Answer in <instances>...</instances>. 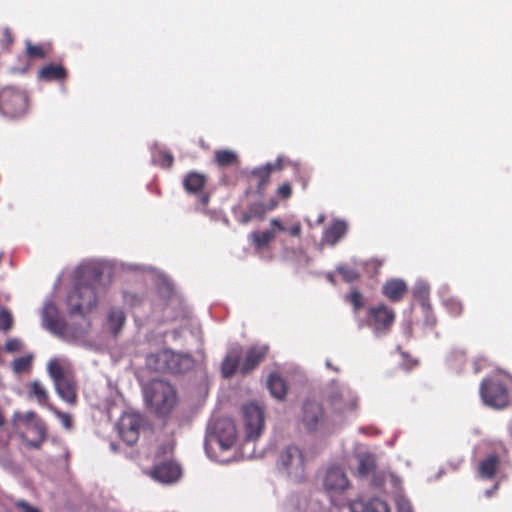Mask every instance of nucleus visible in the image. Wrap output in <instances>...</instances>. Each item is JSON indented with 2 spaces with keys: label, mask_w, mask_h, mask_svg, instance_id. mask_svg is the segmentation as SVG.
<instances>
[{
  "label": "nucleus",
  "mask_w": 512,
  "mask_h": 512,
  "mask_svg": "<svg viewBox=\"0 0 512 512\" xmlns=\"http://www.w3.org/2000/svg\"><path fill=\"white\" fill-rule=\"evenodd\" d=\"M323 220H324V216H323V215H321V216L319 217V219H318V222L320 223V222H322Z\"/></svg>",
  "instance_id": "603ef678"
},
{
  "label": "nucleus",
  "mask_w": 512,
  "mask_h": 512,
  "mask_svg": "<svg viewBox=\"0 0 512 512\" xmlns=\"http://www.w3.org/2000/svg\"><path fill=\"white\" fill-rule=\"evenodd\" d=\"M102 273L95 268L87 269L83 280H79L68 296L70 315L85 316L97 305L96 287L100 283Z\"/></svg>",
  "instance_id": "f257e3e1"
},
{
  "label": "nucleus",
  "mask_w": 512,
  "mask_h": 512,
  "mask_svg": "<svg viewBox=\"0 0 512 512\" xmlns=\"http://www.w3.org/2000/svg\"><path fill=\"white\" fill-rule=\"evenodd\" d=\"M349 486L344 471L339 467H331L327 470L324 478V487L329 493H339L346 490Z\"/></svg>",
  "instance_id": "2eb2a0df"
},
{
  "label": "nucleus",
  "mask_w": 512,
  "mask_h": 512,
  "mask_svg": "<svg viewBox=\"0 0 512 512\" xmlns=\"http://www.w3.org/2000/svg\"><path fill=\"white\" fill-rule=\"evenodd\" d=\"M217 431V442L222 450L229 449L236 441V427L232 421H223Z\"/></svg>",
  "instance_id": "4be33fe9"
},
{
  "label": "nucleus",
  "mask_w": 512,
  "mask_h": 512,
  "mask_svg": "<svg viewBox=\"0 0 512 512\" xmlns=\"http://www.w3.org/2000/svg\"><path fill=\"white\" fill-rule=\"evenodd\" d=\"M466 354L462 350H454L448 357L450 366L456 370H460L465 363Z\"/></svg>",
  "instance_id": "f704fd0d"
},
{
  "label": "nucleus",
  "mask_w": 512,
  "mask_h": 512,
  "mask_svg": "<svg viewBox=\"0 0 512 512\" xmlns=\"http://www.w3.org/2000/svg\"><path fill=\"white\" fill-rule=\"evenodd\" d=\"M328 402L330 406L338 413H344L345 411L353 410L357 404L356 399L347 389H337L333 391L328 397Z\"/></svg>",
  "instance_id": "dca6fc26"
},
{
  "label": "nucleus",
  "mask_w": 512,
  "mask_h": 512,
  "mask_svg": "<svg viewBox=\"0 0 512 512\" xmlns=\"http://www.w3.org/2000/svg\"><path fill=\"white\" fill-rule=\"evenodd\" d=\"M207 183V177L199 172L190 171L183 179V187L188 194L200 195Z\"/></svg>",
  "instance_id": "aec40b11"
},
{
  "label": "nucleus",
  "mask_w": 512,
  "mask_h": 512,
  "mask_svg": "<svg viewBox=\"0 0 512 512\" xmlns=\"http://www.w3.org/2000/svg\"><path fill=\"white\" fill-rule=\"evenodd\" d=\"M278 206V201L275 199H270L268 203H266L267 211L274 210Z\"/></svg>",
  "instance_id": "8fccbe9b"
},
{
  "label": "nucleus",
  "mask_w": 512,
  "mask_h": 512,
  "mask_svg": "<svg viewBox=\"0 0 512 512\" xmlns=\"http://www.w3.org/2000/svg\"><path fill=\"white\" fill-rule=\"evenodd\" d=\"M22 342L17 338H11L5 343V350L9 353L17 352L22 349Z\"/></svg>",
  "instance_id": "37998d69"
},
{
  "label": "nucleus",
  "mask_w": 512,
  "mask_h": 512,
  "mask_svg": "<svg viewBox=\"0 0 512 512\" xmlns=\"http://www.w3.org/2000/svg\"><path fill=\"white\" fill-rule=\"evenodd\" d=\"M214 161L217 164V166L224 168L237 165L239 159L238 155L234 151L228 149H221L216 150L214 152Z\"/></svg>",
  "instance_id": "c85d7f7f"
},
{
  "label": "nucleus",
  "mask_w": 512,
  "mask_h": 512,
  "mask_svg": "<svg viewBox=\"0 0 512 512\" xmlns=\"http://www.w3.org/2000/svg\"><path fill=\"white\" fill-rule=\"evenodd\" d=\"M27 429L33 431L36 434V438L30 440L25 435H22L26 446L34 449H40L47 438V427L45 423L42 420H36Z\"/></svg>",
  "instance_id": "b1692460"
},
{
  "label": "nucleus",
  "mask_w": 512,
  "mask_h": 512,
  "mask_svg": "<svg viewBox=\"0 0 512 512\" xmlns=\"http://www.w3.org/2000/svg\"><path fill=\"white\" fill-rule=\"evenodd\" d=\"M148 365L157 372L182 374L193 369L194 359L188 354L162 350L147 359Z\"/></svg>",
  "instance_id": "7ed1b4c3"
},
{
  "label": "nucleus",
  "mask_w": 512,
  "mask_h": 512,
  "mask_svg": "<svg viewBox=\"0 0 512 512\" xmlns=\"http://www.w3.org/2000/svg\"><path fill=\"white\" fill-rule=\"evenodd\" d=\"M68 76L66 68L62 64L50 63L43 66L38 71V78L42 81L51 82L58 81L63 82Z\"/></svg>",
  "instance_id": "412c9836"
},
{
  "label": "nucleus",
  "mask_w": 512,
  "mask_h": 512,
  "mask_svg": "<svg viewBox=\"0 0 512 512\" xmlns=\"http://www.w3.org/2000/svg\"><path fill=\"white\" fill-rule=\"evenodd\" d=\"M269 352L267 345H253L251 346L244 355L240 366V373L243 375L249 374L266 358Z\"/></svg>",
  "instance_id": "f8f14e48"
},
{
  "label": "nucleus",
  "mask_w": 512,
  "mask_h": 512,
  "mask_svg": "<svg viewBox=\"0 0 512 512\" xmlns=\"http://www.w3.org/2000/svg\"><path fill=\"white\" fill-rule=\"evenodd\" d=\"M248 210L251 212V215L258 220L263 219L268 212L266 203L264 202H253L248 206Z\"/></svg>",
  "instance_id": "e433bc0d"
},
{
  "label": "nucleus",
  "mask_w": 512,
  "mask_h": 512,
  "mask_svg": "<svg viewBox=\"0 0 512 512\" xmlns=\"http://www.w3.org/2000/svg\"><path fill=\"white\" fill-rule=\"evenodd\" d=\"M446 309L452 316H460L463 312V304L457 298L451 297L444 302Z\"/></svg>",
  "instance_id": "c9c22d12"
},
{
  "label": "nucleus",
  "mask_w": 512,
  "mask_h": 512,
  "mask_svg": "<svg viewBox=\"0 0 512 512\" xmlns=\"http://www.w3.org/2000/svg\"><path fill=\"white\" fill-rule=\"evenodd\" d=\"M278 466L290 477L300 481L304 477L305 457L295 445L287 446L279 455Z\"/></svg>",
  "instance_id": "1a4fd4ad"
},
{
  "label": "nucleus",
  "mask_w": 512,
  "mask_h": 512,
  "mask_svg": "<svg viewBox=\"0 0 512 512\" xmlns=\"http://www.w3.org/2000/svg\"><path fill=\"white\" fill-rule=\"evenodd\" d=\"M268 389L271 395L279 400L285 398L288 387L286 381L278 374H270L268 378Z\"/></svg>",
  "instance_id": "a878e982"
},
{
  "label": "nucleus",
  "mask_w": 512,
  "mask_h": 512,
  "mask_svg": "<svg viewBox=\"0 0 512 512\" xmlns=\"http://www.w3.org/2000/svg\"><path fill=\"white\" fill-rule=\"evenodd\" d=\"M16 508L21 512H40L38 508L31 506L25 501H18L16 503Z\"/></svg>",
  "instance_id": "49530a36"
},
{
  "label": "nucleus",
  "mask_w": 512,
  "mask_h": 512,
  "mask_svg": "<svg viewBox=\"0 0 512 512\" xmlns=\"http://www.w3.org/2000/svg\"><path fill=\"white\" fill-rule=\"evenodd\" d=\"M202 202H203L204 204H206V203L208 202V196H204V197L202 198Z\"/></svg>",
  "instance_id": "3c124183"
},
{
  "label": "nucleus",
  "mask_w": 512,
  "mask_h": 512,
  "mask_svg": "<svg viewBox=\"0 0 512 512\" xmlns=\"http://www.w3.org/2000/svg\"><path fill=\"white\" fill-rule=\"evenodd\" d=\"M338 273L342 276L345 282L351 283L359 279V274L352 268L347 266H340L337 268Z\"/></svg>",
  "instance_id": "4c0bfd02"
},
{
  "label": "nucleus",
  "mask_w": 512,
  "mask_h": 512,
  "mask_svg": "<svg viewBox=\"0 0 512 512\" xmlns=\"http://www.w3.org/2000/svg\"><path fill=\"white\" fill-rule=\"evenodd\" d=\"M346 300L352 305L354 315L364 307V297L357 288H352L350 293L346 296Z\"/></svg>",
  "instance_id": "2f4dec72"
},
{
  "label": "nucleus",
  "mask_w": 512,
  "mask_h": 512,
  "mask_svg": "<svg viewBox=\"0 0 512 512\" xmlns=\"http://www.w3.org/2000/svg\"><path fill=\"white\" fill-rule=\"evenodd\" d=\"M347 229L348 227L345 221H333V223L323 233V243L334 246L341 238L345 236Z\"/></svg>",
  "instance_id": "5701e85b"
},
{
  "label": "nucleus",
  "mask_w": 512,
  "mask_h": 512,
  "mask_svg": "<svg viewBox=\"0 0 512 512\" xmlns=\"http://www.w3.org/2000/svg\"><path fill=\"white\" fill-rule=\"evenodd\" d=\"M301 421L310 432L320 429L325 423L322 405L314 400H306L302 406Z\"/></svg>",
  "instance_id": "9d476101"
},
{
  "label": "nucleus",
  "mask_w": 512,
  "mask_h": 512,
  "mask_svg": "<svg viewBox=\"0 0 512 512\" xmlns=\"http://www.w3.org/2000/svg\"><path fill=\"white\" fill-rule=\"evenodd\" d=\"M293 237H300L302 233V226L300 222L294 223L291 227L286 228V230Z\"/></svg>",
  "instance_id": "de8ad7c7"
},
{
  "label": "nucleus",
  "mask_w": 512,
  "mask_h": 512,
  "mask_svg": "<svg viewBox=\"0 0 512 512\" xmlns=\"http://www.w3.org/2000/svg\"><path fill=\"white\" fill-rule=\"evenodd\" d=\"M407 512H411V509H410V508H408V511H407Z\"/></svg>",
  "instance_id": "864d4df0"
},
{
  "label": "nucleus",
  "mask_w": 512,
  "mask_h": 512,
  "mask_svg": "<svg viewBox=\"0 0 512 512\" xmlns=\"http://www.w3.org/2000/svg\"><path fill=\"white\" fill-rule=\"evenodd\" d=\"M376 467L375 459L372 455L366 454L359 457L357 471L360 476H367L374 471Z\"/></svg>",
  "instance_id": "7c9ffc66"
},
{
  "label": "nucleus",
  "mask_w": 512,
  "mask_h": 512,
  "mask_svg": "<svg viewBox=\"0 0 512 512\" xmlns=\"http://www.w3.org/2000/svg\"><path fill=\"white\" fill-rule=\"evenodd\" d=\"M53 411L56 413L58 418L61 420V422L64 425V427H66L68 429L71 428V426H72V419H71L69 414L64 413V412H60V411H58L56 409H53Z\"/></svg>",
  "instance_id": "a18cd8bd"
},
{
  "label": "nucleus",
  "mask_w": 512,
  "mask_h": 512,
  "mask_svg": "<svg viewBox=\"0 0 512 512\" xmlns=\"http://www.w3.org/2000/svg\"><path fill=\"white\" fill-rule=\"evenodd\" d=\"M13 42V35L9 28H5L2 32L1 47L2 49H8Z\"/></svg>",
  "instance_id": "c03bdc74"
},
{
  "label": "nucleus",
  "mask_w": 512,
  "mask_h": 512,
  "mask_svg": "<svg viewBox=\"0 0 512 512\" xmlns=\"http://www.w3.org/2000/svg\"><path fill=\"white\" fill-rule=\"evenodd\" d=\"M34 356L27 354L25 356L14 359L11 362V368L15 374H22L29 372L32 368Z\"/></svg>",
  "instance_id": "c756f323"
},
{
  "label": "nucleus",
  "mask_w": 512,
  "mask_h": 512,
  "mask_svg": "<svg viewBox=\"0 0 512 512\" xmlns=\"http://www.w3.org/2000/svg\"><path fill=\"white\" fill-rule=\"evenodd\" d=\"M141 419L136 415L124 417L119 426L121 438L128 444L133 445L139 438Z\"/></svg>",
  "instance_id": "f3484780"
},
{
  "label": "nucleus",
  "mask_w": 512,
  "mask_h": 512,
  "mask_svg": "<svg viewBox=\"0 0 512 512\" xmlns=\"http://www.w3.org/2000/svg\"><path fill=\"white\" fill-rule=\"evenodd\" d=\"M253 219H255V218L251 215V212L247 209V211L242 215L240 222L242 224H247L248 222H250Z\"/></svg>",
  "instance_id": "09e8293b"
},
{
  "label": "nucleus",
  "mask_w": 512,
  "mask_h": 512,
  "mask_svg": "<svg viewBox=\"0 0 512 512\" xmlns=\"http://www.w3.org/2000/svg\"><path fill=\"white\" fill-rule=\"evenodd\" d=\"M271 228L265 231H253L249 234L248 239L252 246L257 250H263L274 241L276 233L278 231L284 232L286 227L282 221L278 218H272L270 220Z\"/></svg>",
  "instance_id": "9b49d317"
},
{
  "label": "nucleus",
  "mask_w": 512,
  "mask_h": 512,
  "mask_svg": "<svg viewBox=\"0 0 512 512\" xmlns=\"http://www.w3.org/2000/svg\"><path fill=\"white\" fill-rule=\"evenodd\" d=\"M126 322V316L122 309L112 308L108 313V326L111 333L116 337Z\"/></svg>",
  "instance_id": "cd10ccee"
},
{
  "label": "nucleus",
  "mask_w": 512,
  "mask_h": 512,
  "mask_svg": "<svg viewBox=\"0 0 512 512\" xmlns=\"http://www.w3.org/2000/svg\"><path fill=\"white\" fill-rule=\"evenodd\" d=\"M363 512H390L387 503L379 498H373L363 505Z\"/></svg>",
  "instance_id": "72a5a7b5"
},
{
  "label": "nucleus",
  "mask_w": 512,
  "mask_h": 512,
  "mask_svg": "<svg viewBox=\"0 0 512 512\" xmlns=\"http://www.w3.org/2000/svg\"><path fill=\"white\" fill-rule=\"evenodd\" d=\"M276 194L280 199H289L292 195V186L290 183L284 182L278 187Z\"/></svg>",
  "instance_id": "79ce46f5"
},
{
  "label": "nucleus",
  "mask_w": 512,
  "mask_h": 512,
  "mask_svg": "<svg viewBox=\"0 0 512 512\" xmlns=\"http://www.w3.org/2000/svg\"><path fill=\"white\" fill-rule=\"evenodd\" d=\"M483 402L495 409H503L509 404V393L506 384L497 378L483 379L480 385Z\"/></svg>",
  "instance_id": "423d86ee"
},
{
  "label": "nucleus",
  "mask_w": 512,
  "mask_h": 512,
  "mask_svg": "<svg viewBox=\"0 0 512 512\" xmlns=\"http://www.w3.org/2000/svg\"><path fill=\"white\" fill-rule=\"evenodd\" d=\"M144 396L149 409L159 417L171 414L178 403L175 388L163 380L150 382L144 389Z\"/></svg>",
  "instance_id": "f03ea898"
},
{
  "label": "nucleus",
  "mask_w": 512,
  "mask_h": 512,
  "mask_svg": "<svg viewBox=\"0 0 512 512\" xmlns=\"http://www.w3.org/2000/svg\"><path fill=\"white\" fill-rule=\"evenodd\" d=\"M151 476L162 483H173L181 477V467L174 461H164L156 464Z\"/></svg>",
  "instance_id": "ddd939ff"
},
{
  "label": "nucleus",
  "mask_w": 512,
  "mask_h": 512,
  "mask_svg": "<svg viewBox=\"0 0 512 512\" xmlns=\"http://www.w3.org/2000/svg\"><path fill=\"white\" fill-rule=\"evenodd\" d=\"M382 294L391 302H400L408 292V287L402 279H388L382 286Z\"/></svg>",
  "instance_id": "a211bd4d"
},
{
  "label": "nucleus",
  "mask_w": 512,
  "mask_h": 512,
  "mask_svg": "<svg viewBox=\"0 0 512 512\" xmlns=\"http://www.w3.org/2000/svg\"><path fill=\"white\" fill-rule=\"evenodd\" d=\"M500 464V459L496 454H490L485 459L481 460L478 465V473L479 476L483 479H492L494 478L498 467Z\"/></svg>",
  "instance_id": "393cba45"
},
{
  "label": "nucleus",
  "mask_w": 512,
  "mask_h": 512,
  "mask_svg": "<svg viewBox=\"0 0 512 512\" xmlns=\"http://www.w3.org/2000/svg\"><path fill=\"white\" fill-rule=\"evenodd\" d=\"M395 318V311L387 305L380 303L368 308L365 324L375 334H385L394 324Z\"/></svg>",
  "instance_id": "6e6552de"
},
{
  "label": "nucleus",
  "mask_w": 512,
  "mask_h": 512,
  "mask_svg": "<svg viewBox=\"0 0 512 512\" xmlns=\"http://www.w3.org/2000/svg\"><path fill=\"white\" fill-rule=\"evenodd\" d=\"M28 108V97L22 90L6 87L0 91V112L9 118L22 117Z\"/></svg>",
  "instance_id": "39448f33"
},
{
  "label": "nucleus",
  "mask_w": 512,
  "mask_h": 512,
  "mask_svg": "<svg viewBox=\"0 0 512 512\" xmlns=\"http://www.w3.org/2000/svg\"><path fill=\"white\" fill-rule=\"evenodd\" d=\"M241 363L240 347L229 350L222 361L221 372L223 377L231 378L238 369L240 370Z\"/></svg>",
  "instance_id": "6ab92c4d"
},
{
  "label": "nucleus",
  "mask_w": 512,
  "mask_h": 512,
  "mask_svg": "<svg viewBox=\"0 0 512 512\" xmlns=\"http://www.w3.org/2000/svg\"><path fill=\"white\" fill-rule=\"evenodd\" d=\"M174 157L169 151L159 153V165L163 168H170L173 165Z\"/></svg>",
  "instance_id": "a19ab883"
},
{
  "label": "nucleus",
  "mask_w": 512,
  "mask_h": 512,
  "mask_svg": "<svg viewBox=\"0 0 512 512\" xmlns=\"http://www.w3.org/2000/svg\"><path fill=\"white\" fill-rule=\"evenodd\" d=\"M48 54V50L40 44L26 43V55L30 59H44Z\"/></svg>",
  "instance_id": "473e14b6"
},
{
  "label": "nucleus",
  "mask_w": 512,
  "mask_h": 512,
  "mask_svg": "<svg viewBox=\"0 0 512 512\" xmlns=\"http://www.w3.org/2000/svg\"><path fill=\"white\" fill-rule=\"evenodd\" d=\"M12 325L11 313L6 309H0V331L7 332L12 328Z\"/></svg>",
  "instance_id": "58836bf2"
},
{
  "label": "nucleus",
  "mask_w": 512,
  "mask_h": 512,
  "mask_svg": "<svg viewBox=\"0 0 512 512\" xmlns=\"http://www.w3.org/2000/svg\"><path fill=\"white\" fill-rule=\"evenodd\" d=\"M242 415L247 441L256 440L265 427L264 408L255 402L242 407Z\"/></svg>",
  "instance_id": "0eeeda50"
},
{
  "label": "nucleus",
  "mask_w": 512,
  "mask_h": 512,
  "mask_svg": "<svg viewBox=\"0 0 512 512\" xmlns=\"http://www.w3.org/2000/svg\"><path fill=\"white\" fill-rule=\"evenodd\" d=\"M16 417L19 421H22L25 423L26 428L30 427L32 425V423L35 422L36 420H41L40 418H38L37 414L33 411H28L24 414H17Z\"/></svg>",
  "instance_id": "ea45409f"
},
{
  "label": "nucleus",
  "mask_w": 512,
  "mask_h": 512,
  "mask_svg": "<svg viewBox=\"0 0 512 512\" xmlns=\"http://www.w3.org/2000/svg\"><path fill=\"white\" fill-rule=\"evenodd\" d=\"M282 169V164L278 160L275 163H267L264 166L257 167L251 171V178L256 182V192L258 195L263 196L267 185L270 182L271 173L274 170Z\"/></svg>",
  "instance_id": "4468645a"
},
{
  "label": "nucleus",
  "mask_w": 512,
  "mask_h": 512,
  "mask_svg": "<svg viewBox=\"0 0 512 512\" xmlns=\"http://www.w3.org/2000/svg\"><path fill=\"white\" fill-rule=\"evenodd\" d=\"M47 372L53 380L58 396L70 405L76 404L77 383L75 377L70 372L65 371L57 359L49 361Z\"/></svg>",
  "instance_id": "20e7f679"
},
{
  "label": "nucleus",
  "mask_w": 512,
  "mask_h": 512,
  "mask_svg": "<svg viewBox=\"0 0 512 512\" xmlns=\"http://www.w3.org/2000/svg\"><path fill=\"white\" fill-rule=\"evenodd\" d=\"M28 398L36 400L39 405H46L49 394L42 382L34 380L28 384Z\"/></svg>",
  "instance_id": "bb28decb"
}]
</instances>
